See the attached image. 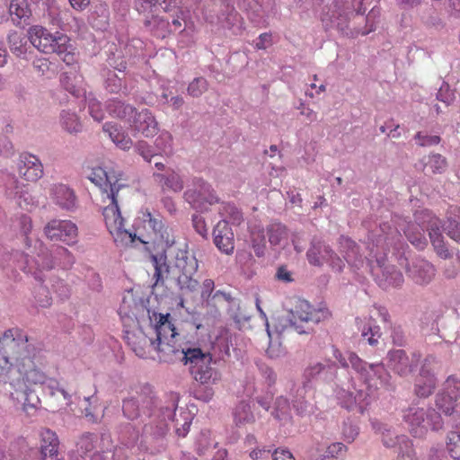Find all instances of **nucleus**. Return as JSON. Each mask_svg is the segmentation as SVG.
I'll return each mask as SVG.
<instances>
[{"instance_id":"obj_48","label":"nucleus","mask_w":460,"mask_h":460,"mask_svg":"<svg viewBox=\"0 0 460 460\" xmlns=\"http://www.w3.org/2000/svg\"><path fill=\"white\" fill-rule=\"evenodd\" d=\"M208 90V81L203 77H197L191 81L187 88L188 93L194 97H199Z\"/></svg>"},{"instance_id":"obj_39","label":"nucleus","mask_w":460,"mask_h":460,"mask_svg":"<svg viewBox=\"0 0 460 460\" xmlns=\"http://www.w3.org/2000/svg\"><path fill=\"white\" fill-rule=\"evenodd\" d=\"M60 122L63 128L69 133H77L82 130L81 121L74 112L62 111Z\"/></svg>"},{"instance_id":"obj_18","label":"nucleus","mask_w":460,"mask_h":460,"mask_svg":"<svg viewBox=\"0 0 460 460\" xmlns=\"http://www.w3.org/2000/svg\"><path fill=\"white\" fill-rule=\"evenodd\" d=\"M360 376L371 392L386 386L390 377L382 364L368 365L367 371Z\"/></svg>"},{"instance_id":"obj_34","label":"nucleus","mask_w":460,"mask_h":460,"mask_svg":"<svg viewBox=\"0 0 460 460\" xmlns=\"http://www.w3.org/2000/svg\"><path fill=\"white\" fill-rule=\"evenodd\" d=\"M198 261L194 256L181 254L176 257L175 267L179 275H194L198 270Z\"/></svg>"},{"instance_id":"obj_31","label":"nucleus","mask_w":460,"mask_h":460,"mask_svg":"<svg viewBox=\"0 0 460 460\" xmlns=\"http://www.w3.org/2000/svg\"><path fill=\"white\" fill-rule=\"evenodd\" d=\"M177 281L181 294L179 305L184 307L185 298L183 296L196 294L199 288V283L197 279H193V275H178Z\"/></svg>"},{"instance_id":"obj_35","label":"nucleus","mask_w":460,"mask_h":460,"mask_svg":"<svg viewBox=\"0 0 460 460\" xmlns=\"http://www.w3.org/2000/svg\"><path fill=\"white\" fill-rule=\"evenodd\" d=\"M424 231L413 223H410L404 229V234L412 245L422 250L427 245V239L423 234Z\"/></svg>"},{"instance_id":"obj_5","label":"nucleus","mask_w":460,"mask_h":460,"mask_svg":"<svg viewBox=\"0 0 460 460\" xmlns=\"http://www.w3.org/2000/svg\"><path fill=\"white\" fill-rule=\"evenodd\" d=\"M36 349L29 343L27 335L19 329H9L0 337V356L5 363L15 367Z\"/></svg>"},{"instance_id":"obj_47","label":"nucleus","mask_w":460,"mask_h":460,"mask_svg":"<svg viewBox=\"0 0 460 460\" xmlns=\"http://www.w3.org/2000/svg\"><path fill=\"white\" fill-rule=\"evenodd\" d=\"M34 299L36 304L43 308L50 306L52 298L49 295V289L42 285L38 286L34 289Z\"/></svg>"},{"instance_id":"obj_49","label":"nucleus","mask_w":460,"mask_h":460,"mask_svg":"<svg viewBox=\"0 0 460 460\" xmlns=\"http://www.w3.org/2000/svg\"><path fill=\"white\" fill-rule=\"evenodd\" d=\"M22 394L24 396L22 402V410L27 413H30L31 410H36L38 408V405L40 404V399L35 394V393L29 387H26Z\"/></svg>"},{"instance_id":"obj_21","label":"nucleus","mask_w":460,"mask_h":460,"mask_svg":"<svg viewBox=\"0 0 460 460\" xmlns=\"http://www.w3.org/2000/svg\"><path fill=\"white\" fill-rule=\"evenodd\" d=\"M103 131L108 134L111 140L120 149L128 150L133 142L122 128L112 122H107L102 127Z\"/></svg>"},{"instance_id":"obj_64","label":"nucleus","mask_w":460,"mask_h":460,"mask_svg":"<svg viewBox=\"0 0 460 460\" xmlns=\"http://www.w3.org/2000/svg\"><path fill=\"white\" fill-rule=\"evenodd\" d=\"M200 296L203 301L207 302V304H210L212 292L215 288V283L211 279H206L200 287Z\"/></svg>"},{"instance_id":"obj_50","label":"nucleus","mask_w":460,"mask_h":460,"mask_svg":"<svg viewBox=\"0 0 460 460\" xmlns=\"http://www.w3.org/2000/svg\"><path fill=\"white\" fill-rule=\"evenodd\" d=\"M222 217H228L233 224H240L243 219L241 211L232 204H224L220 210Z\"/></svg>"},{"instance_id":"obj_23","label":"nucleus","mask_w":460,"mask_h":460,"mask_svg":"<svg viewBox=\"0 0 460 460\" xmlns=\"http://www.w3.org/2000/svg\"><path fill=\"white\" fill-rule=\"evenodd\" d=\"M160 4L165 13L175 12L181 8V0H136V9L139 13L152 12Z\"/></svg>"},{"instance_id":"obj_1","label":"nucleus","mask_w":460,"mask_h":460,"mask_svg":"<svg viewBox=\"0 0 460 460\" xmlns=\"http://www.w3.org/2000/svg\"><path fill=\"white\" fill-rule=\"evenodd\" d=\"M158 318L157 323L152 328L155 339L148 337L141 330L137 332L124 331L125 339L137 357L145 358L152 351H156L160 354L161 360L169 361L172 359V356L180 351L176 339L178 333L173 323L169 320V314H160Z\"/></svg>"},{"instance_id":"obj_44","label":"nucleus","mask_w":460,"mask_h":460,"mask_svg":"<svg viewBox=\"0 0 460 460\" xmlns=\"http://www.w3.org/2000/svg\"><path fill=\"white\" fill-rule=\"evenodd\" d=\"M77 75L75 73H63L60 76L62 86L72 95L80 96L81 89L76 84Z\"/></svg>"},{"instance_id":"obj_51","label":"nucleus","mask_w":460,"mask_h":460,"mask_svg":"<svg viewBox=\"0 0 460 460\" xmlns=\"http://www.w3.org/2000/svg\"><path fill=\"white\" fill-rule=\"evenodd\" d=\"M33 67L35 71L42 76L49 77L54 75V70L51 69V62L46 58H39L33 61Z\"/></svg>"},{"instance_id":"obj_12","label":"nucleus","mask_w":460,"mask_h":460,"mask_svg":"<svg viewBox=\"0 0 460 460\" xmlns=\"http://www.w3.org/2000/svg\"><path fill=\"white\" fill-rule=\"evenodd\" d=\"M121 174L113 168L104 169L102 167L93 168L89 175V180L101 190V196L103 192L118 195L119 190L125 187L120 183Z\"/></svg>"},{"instance_id":"obj_38","label":"nucleus","mask_w":460,"mask_h":460,"mask_svg":"<svg viewBox=\"0 0 460 460\" xmlns=\"http://www.w3.org/2000/svg\"><path fill=\"white\" fill-rule=\"evenodd\" d=\"M234 420L237 426H242L254 421V416L251 407L246 402H240L234 409Z\"/></svg>"},{"instance_id":"obj_36","label":"nucleus","mask_w":460,"mask_h":460,"mask_svg":"<svg viewBox=\"0 0 460 460\" xmlns=\"http://www.w3.org/2000/svg\"><path fill=\"white\" fill-rule=\"evenodd\" d=\"M27 38L22 32L12 31L8 35V43L11 51L17 57L24 55L27 51Z\"/></svg>"},{"instance_id":"obj_53","label":"nucleus","mask_w":460,"mask_h":460,"mask_svg":"<svg viewBox=\"0 0 460 460\" xmlns=\"http://www.w3.org/2000/svg\"><path fill=\"white\" fill-rule=\"evenodd\" d=\"M18 225H19L21 232L24 235L25 245L27 247H31V240L29 237V234L31 233V228H32V222H31V217H28L27 215L21 216L18 219Z\"/></svg>"},{"instance_id":"obj_42","label":"nucleus","mask_w":460,"mask_h":460,"mask_svg":"<svg viewBox=\"0 0 460 460\" xmlns=\"http://www.w3.org/2000/svg\"><path fill=\"white\" fill-rule=\"evenodd\" d=\"M11 15L18 19H27L31 15V11L27 0H12L9 5Z\"/></svg>"},{"instance_id":"obj_16","label":"nucleus","mask_w":460,"mask_h":460,"mask_svg":"<svg viewBox=\"0 0 460 460\" xmlns=\"http://www.w3.org/2000/svg\"><path fill=\"white\" fill-rule=\"evenodd\" d=\"M129 122L135 136L140 134L146 137H152L158 133V122L147 109H143L139 112L136 111Z\"/></svg>"},{"instance_id":"obj_10","label":"nucleus","mask_w":460,"mask_h":460,"mask_svg":"<svg viewBox=\"0 0 460 460\" xmlns=\"http://www.w3.org/2000/svg\"><path fill=\"white\" fill-rule=\"evenodd\" d=\"M143 223L146 229L152 231L153 236L150 237V240L146 241L138 238L141 243H158L164 247H169L173 244L174 238L171 234L168 226L164 225L163 217L160 215L154 216L150 211L146 210L143 213Z\"/></svg>"},{"instance_id":"obj_6","label":"nucleus","mask_w":460,"mask_h":460,"mask_svg":"<svg viewBox=\"0 0 460 460\" xmlns=\"http://www.w3.org/2000/svg\"><path fill=\"white\" fill-rule=\"evenodd\" d=\"M403 420L414 437L421 438L429 429L438 430L443 428V420L434 409L409 408L403 415Z\"/></svg>"},{"instance_id":"obj_46","label":"nucleus","mask_w":460,"mask_h":460,"mask_svg":"<svg viewBox=\"0 0 460 460\" xmlns=\"http://www.w3.org/2000/svg\"><path fill=\"white\" fill-rule=\"evenodd\" d=\"M447 448L450 456L460 460V433L457 431H450L447 437Z\"/></svg>"},{"instance_id":"obj_63","label":"nucleus","mask_w":460,"mask_h":460,"mask_svg":"<svg viewBox=\"0 0 460 460\" xmlns=\"http://www.w3.org/2000/svg\"><path fill=\"white\" fill-rule=\"evenodd\" d=\"M429 166L434 173L441 172L447 166L446 159L439 154L433 155L429 157Z\"/></svg>"},{"instance_id":"obj_19","label":"nucleus","mask_w":460,"mask_h":460,"mask_svg":"<svg viewBox=\"0 0 460 460\" xmlns=\"http://www.w3.org/2000/svg\"><path fill=\"white\" fill-rule=\"evenodd\" d=\"M59 440L57 434L49 429L40 432V455L42 460H62L59 457Z\"/></svg>"},{"instance_id":"obj_24","label":"nucleus","mask_w":460,"mask_h":460,"mask_svg":"<svg viewBox=\"0 0 460 460\" xmlns=\"http://www.w3.org/2000/svg\"><path fill=\"white\" fill-rule=\"evenodd\" d=\"M110 10L105 2H96L89 15V22L97 30H105L109 25Z\"/></svg>"},{"instance_id":"obj_15","label":"nucleus","mask_w":460,"mask_h":460,"mask_svg":"<svg viewBox=\"0 0 460 460\" xmlns=\"http://www.w3.org/2000/svg\"><path fill=\"white\" fill-rule=\"evenodd\" d=\"M17 172L21 178L30 182H36L43 175V165L34 155L22 153L16 164Z\"/></svg>"},{"instance_id":"obj_28","label":"nucleus","mask_w":460,"mask_h":460,"mask_svg":"<svg viewBox=\"0 0 460 460\" xmlns=\"http://www.w3.org/2000/svg\"><path fill=\"white\" fill-rule=\"evenodd\" d=\"M145 26L150 31V32L157 38H165L170 32L169 22L158 15H152L151 17H146L144 21Z\"/></svg>"},{"instance_id":"obj_17","label":"nucleus","mask_w":460,"mask_h":460,"mask_svg":"<svg viewBox=\"0 0 460 460\" xmlns=\"http://www.w3.org/2000/svg\"><path fill=\"white\" fill-rule=\"evenodd\" d=\"M214 243L222 252L232 254L234 249V233L226 219L220 220L213 230Z\"/></svg>"},{"instance_id":"obj_45","label":"nucleus","mask_w":460,"mask_h":460,"mask_svg":"<svg viewBox=\"0 0 460 460\" xmlns=\"http://www.w3.org/2000/svg\"><path fill=\"white\" fill-rule=\"evenodd\" d=\"M368 403V394L363 391H357L354 394V401L346 402L345 408L349 411L356 410L359 413H363Z\"/></svg>"},{"instance_id":"obj_27","label":"nucleus","mask_w":460,"mask_h":460,"mask_svg":"<svg viewBox=\"0 0 460 460\" xmlns=\"http://www.w3.org/2000/svg\"><path fill=\"white\" fill-rule=\"evenodd\" d=\"M415 225L420 226L422 231L425 229L429 232L439 230L441 222L438 217L434 216L429 209H421L414 214Z\"/></svg>"},{"instance_id":"obj_29","label":"nucleus","mask_w":460,"mask_h":460,"mask_svg":"<svg viewBox=\"0 0 460 460\" xmlns=\"http://www.w3.org/2000/svg\"><path fill=\"white\" fill-rule=\"evenodd\" d=\"M108 112L116 118L131 121V119L136 113V109L129 105L125 104L119 100H111L107 104Z\"/></svg>"},{"instance_id":"obj_25","label":"nucleus","mask_w":460,"mask_h":460,"mask_svg":"<svg viewBox=\"0 0 460 460\" xmlns=\"http://www.w3.org/2000/svg\"><path fill=\"white\" fill-rule=\"evenodd\" d=\"M154 178L164 191L180 192L184 186L181 177L173 170H168L165 173H154Z\"/></svg>"},{"instance_id":"obj_60","label":"nucleus","mask_w":460,"mask_h":460,"mask_svg":"<svg viewBox=\"0 0 460 460\" xmlns=\"http://www.w3.org/2000/svg\"><path fill=\"white\" fill-rule=\"evenodd\" d=\"M16 191L14 193L15 198L17 199V204L23 208L29 209V207L33 206L32 197L28 193L27 190H22L17 186Z\"/></svg>"},{"instance_id":"obj_55","label":"nucleus","mask_w":460,"mask_h":460,"mask_svg":"<svg viewBox=\"0 0 460 460\" xmlns=\"http://www.w3.org/2000/svg\"><path fill=\"white\" fill-rule=\"evenodd\" d=\"M155 146L164 152H170L172 146V136L168 131H163L155 139Z\"/></svg>"},{"instance_id":"obj_62","label":"nucleus","mask_w":460,"mask_h":460,"mask_svg":"<svg viewBox=\"0 0 460 460\" xmlns=\"http://www.w3.org/2000/svg\"><path fill=\"white\" fill-rule=\"evenodd\" d=\"M447 234L456 242L460 243V223L451 218L447 219V226L445 228Z\"/></svg>"},{"instance_id":"obj_54","label":"nucleus","mask_w":460,"mask_h":460,"mask_svg":"<svg viewBox=\"0 0 460 460\" xmlns=\"http://www.w3.org/2000/svg\"><path fill=\"white\" fill-rule=\"evenodd\" d=\"M193 395L198 400L209 402L214 396V390L209 385L199 384L194 387Z\"/></svg>"},{"instance_id":"obj_40","label":"nucleus","mask_w":460,"mask_h":460,"mask_svg":"<svg viewBox=\"0 0 460 460\" xmlns=\"http://www.w3.org/2000/svg\"><path fill=\"white\" fill-rule=\"evenodd\" d=\"M399 446L398 460H416L411 441L404 435L396 438Z\"/></svg>"},{"instance_id":"obj_37","label":"nucleus","mask_w":460,"mask_h":460,"mask_svg":"<svg viewBox=\"0 0 460 460\" xmlns=\"http://www.w3.org/2000/svg\"><path fill=\"white\" fill-rule=\"evenodd\" d=\"M340 244L341 252L344 253V259L348 263L356 264L360 260L358 247L354 241L349 238L341 237Z\"/></svg>"},{"instance_id":"obj_41","label":"nucleus","mask_w":460,"mask_h":460,"mask_svg":"<svg viewBox=\"0 0 460 460\" xmlns=\"http://www.w3.org/2000/svg\"><path fill=\"white\" fill-rule=\"evenodd\" d=\"M429 235L430 242H431L437 254L443 259L449 258L451 254H450L448 249L447 248V245L444 242V237L442 236L440 229L439 230L435 229V231H433V232H429Z\"/></svg>"},{"instance_id":"obj_58","label":"nucleus","mask_w":460,"mask_h":460,"mask_svg":"<svg viewBox=\"0 0 460 460\" xmlns=\"http://www.w3.org/2000/svg\"><path fill=\"white\" fill-rule=\"evenodd\" d=\"M106 89L110 93H117L122 89L121 79L112 71H110L106 79Z\"/></svg>"},{"instance_id":"obj_22","label":"nucleus","mask_w":460,"mask_h":460,"mask_svg":"<svg viewBox=\"0 0 460 460\" xmlns=\"http://www.w3.org/2000/svg\"><path fill=\"white\" fill-rule=\"evenodd\" d=\"M410 275L416 283L424 285L432 280L435 276V269L429 261L420 260L410 269Z\"/></svg>"},{"instance_id":"obj_9","label":"nucleus","mask_w":460,"mask_h":460,"mask_svg":"<svg viewBox=\"0 0 460 460\" xmlns=\"http://www.w3.org/2000/svg\"><path fill=\"white\" fill-rule=\"evenodd\" d=\"M420 357L419 352H413L408 356L403 349H391L387 353L386 365L394 374L407 377L416 369Z\"/></svg>"},{"instance_id":"obj_59","label":"nucleus","mask_w":460,"mask_h":460,"mask_svg":"<svg viewBox=\"0 0 460 460\" xmlns=\"http://www.w3.org/2000/svg\"><path fill=\"white\" fill-rule=\"evenodd\" d=\"M348 362L349 366L350 365L352 368H354L359 375H364V372L367 371V364L364 362L354 352L348 353Z\"/></svg>"},{"instance_id":"obj_32","label":"nucleus","mask_w":460,"mask_h":460,"mask_svg":"<svg viewBox=\"0 0 460 460\" xmlns=\"http://www.w3.org/2000/svg\"><path fill=\"white\" fill-rule=\"evenodd\" d=\"M378 283L383 288L399 287L403 283V276L394 266H387L382 270V278Z\"/></svg>"},{"instance_id":"obj_61","label":"nucleus","mask_w":460,"mask_h":460,"mask_svg":"<svg viewBox=\"0 0 460 460\" xmlns=\"http://www.w3.org/2000/svg\"><path fill=\"white\" fill-rule=\"evenodd\" d=\"M119 314H120V318L123 323V325L125 327V331L126 330H129L132 332L139 331L137 329L138 321L135 316H131L128 314H127L126 312H124L122 307H120V309H119Z\"/></svg>"},{"instance_id":"obj_11","label":"nucleus","mask_w":460,"mask_h":460,"mask_svg":"<svg viewBox=\"0 0 460 460\" xmlns=\"http://www.w3.org/2000/svg\"><path fill=\"white\" fill-rule=\"evenodd\" d=\"M40 364H41L40 355V351L36 349L31 355L26 356L23 361L16 367L26 387L42 385L46 382L47 376L40 368Z\"/></svg>"},{"instance_id":"obj_52","label":"nucleus","mask_w":460,"mask_h":460,"mask_svg":"<svg viewBox=\"0 0 460 460\" xmlns=\"http://www.w3.org/2000/svg\"><path fill=\"white\" fill-rule=\"evenodd\" d=\"M289 402L288 399L284 397L277 398L275 402V410L272 412L274 417L278 420H283L289 414Z\"/></svg>"},{"instance_id":"obj_26","label":"nucleus","mask_w":460,"mask_h":460,"mask_svg":"<svg viewBox=\"0 0 460 460\" xmlns=\"http://www.w3.org/2000/svg\"><path fill=\"white\" fill-rule=\"evenodd\" d=\"M331 252V248L321 241L314 240L306 252L308 262L315 267H322Z\"/></svg>"},{"instance_id":"obj_4","label":"nucleus","mask_w":460,"mask_h":460,"mask_svg":"<svg viewBox=\"0 0 460 460\" xmlns=\"http://www.w3.org/2000/svg\"><path fill=\"white\" fill-rule=\"evenodd\" d=\"M102 201L107 205L103 206L102 215L106 227L118 244L128 246L132 244L137 236L124 227V218L119 208V194L103 192Z\"/></svg>"},{"instance_id":"obj_20","label":"nucleus","mask_w":460,"mask_h":460,"mask_svg":"<svg viewBox=\"0 0 460 460\" xmlns=\"http://www.w3.org/2000/svg\"><path fill=\"white\" fill-rule=\"evenodd\" d=\"M50 195L55 203L63 209L73 210L76 206L75 192L66 185H53L50 189Z\"/></svg>"},{"instance_id":"obj_33","label":"nucleus","mask_w":460,"mask_h":460,"mask_svg":"<svg viewBox=\"0 0 460 460\" xmlns=\"http://www.w3.org/2000/svg\"><path fill=\"white\" fill-rule=\"evenodd\" d=\"M456 402L451 394H447L443 392L436 396V406L446 415H460V403Z\"/></svg>"},{"instance_id":"obj_43","label":"nucleus","mask_w":460,"mask_h":460,"mask_svg":"<svg viewBox=\"0 0 460 460\" xmlns=\"http://www.w3.org/2000/svg\"><path fill=\"white\" fill-rule=\"evenodd\" d=\"M122 411L124 416L128 420H136L140 415L139 401L137 398L130 397L123 401Z\"/></svg>"},{"instance_id":"obj_8","label":"nucleus","mask_w":460,"mask_h":460,"mask_svg":"<svg viewBox=\"0 0 460 460\" xmlns=\"http://www.w3.org/2000/svg\"><path fill=\"white\" fill-rule=\"evenodd\" d=\"M185 200L195 209L207 210L208 206L218 202L211 186L201 178H195L184 192Z\"/></svg>"},{"instance_id":"obj_57","label":"nucleus","mask_w":460,"mask_h":460,"mask_svg":"<svg viewBox=\"0 0 460 460\" xmlns=\"http://www.w3.org/2000/svg\"><path fill=\"white\" fill-rule=\"evenodd\" d=\"M346 452L347 447L341 442H335L331 444L325 451L327 457L336 459L343 458L346 455Z\"/></svg>"},{"instance_id":"obj_7","label":"nucleus","mask_w":460,"mask_h":460,"mask_svg":"<svg viewBox=\"0 0 460 460\" xmlns=\"http://www.w3.org/2000/svg\"><path fill=\"white\" fill-rule=\"evenodd\" d=\"M331 313L324 306L314 307L305 299H297L294 307L289 312V322L295 331L300 334L307 333L303 323H318L328 319Z\"/></svg>"},{"instance_id":"obj_14","label":"nucleus","mask_w":460,"mask_h":460,"mask_svg":"<svg viewBox=\"0 0 460 460\" xmlns=\"http://www.w3.org/2000/svg\"><path fill=\"white\" fill-rule=\"evenodd\" d=\"M44 231L51 241H61L69 245L76 242L77 227L69 220H51L47 224Z\"/></svg>"},{"instance_id":"obj_3","label":"nucleus","mask_w":460,"mask_h":460,"mask_svg":"<svg viewBox=\"0 0 460 460\" xmlns=\"http://www.w3.org/2000/svg\"><path fill=\"white\" fill-rule=\"evenodd\" d=\"M178 353L182 355L184 365H190V373L198 383L213 385L220 380V373L211 367L213 356L209 351H203L200 348H188L180 349Z\"/></svg>"},{"instance_id":"obj_56","label":"nucleus","mask_w":460,"mask_h":460,"mask_svg":"<svg viewBox=\"0 0 460 460\" xmlns=\"http://www.w3.org/2000/svg\"><path fill=\"white\" fill-rule=\"evenodd\" d=\"M447 394H451L455 401L460 398V380L454 376H449L445 383V391Z\"/></svg>"},{"instance_id":"obj_2","label":"nucleus","mask_w":460,"mask_h":460,"mask_svg":"<svg viewBox=\"0 0 460 460\" xmlns=\"http://www.w3.org/2000/svg\"><path fill=\"white\" fill-rule=\"evenodd\" d=\"M28 39L37 49L45 54L56 53L66 65L75 62L70 39L64 33L59 31L51 33L42 26L34 25L28 31Z\"/></svg>"},{"instance_id":"obj_13","label":"nucleus","mask_w":460,"mask_h":460,"mask_svg":"<svg viewBox=\"0 0 460 460\" xmlns=\"http://www.w3.org/2000/svg\"><path fill=\"white\" fill-rule=\"evenodd\" d=\"M435 362L436 358L433 356H428L421 365L414 385V393L418 397H429L436 388L437 380L431 367Z\"/></svg>"},{"instance_id":"obj_30","label":"nucleus","mask_w":460,"mask_h":460,"mask_svg":"<svg viewBox=\"0 0 460 460\" xmlns=\"http://www.w3.org/2000/svg\"><path fill=\"white\" fill-rule=\"evenodd\" d=\"M270 243L272 246L280 245L288 241V230L285 225L279 222H272L266 228Z\"/></svg>"}]
</instances>
